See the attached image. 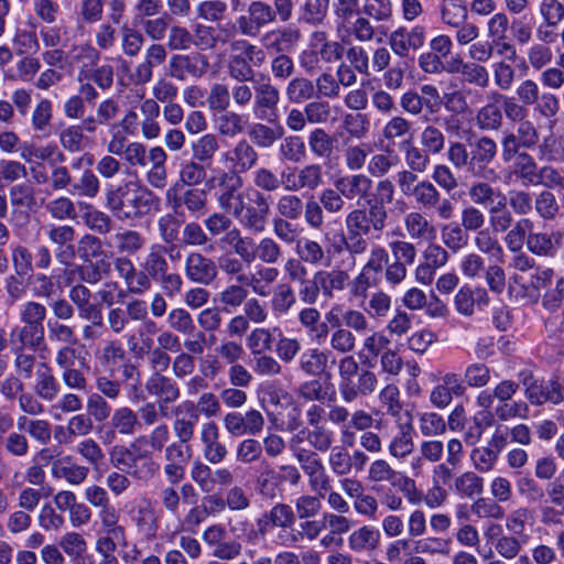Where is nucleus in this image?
<instances>
[{"label": "nucleus", "mask_w": 564, "mask_h": 564, "mask_svg": "<svg viewBox=\"0 0 564 564\" xmlns=\"http://www.w3.org/2000/svg\"><path fill=\"white\" fill-rule=\"evenodd\" d=\"M231 54L228 59L227 72L236 83H253L256 69L264 65L267 56L263 48L245 39L231 43Z\"/></svg>", "instance_id": "obj_5"}, {"label": "nucleus", "mask_w": 564, "mask_h": 564, "mask_svg": "<svg viewBox=\"0 0 564 564\" xmlns=\"http://www.w3.org/2000/svg\"><path fill=\"white\" fill-rule=\"evenodd\" d=\"M512 172L524 185H532L538 182L539 165L536 160L529 153H519L511 158Z\"/></svg>", "instance_id": "obj_47"}, {"label": "nucleus", "mask_w": 564, "mask_h": 564, "mask_svg": "<svg viewBox=\"0 0 564 564\" xmlns=\"http://www.w3.org/2000/svg\"><path fill=\"white\" fill-rule=\"evenodd\" d=\"M209 69L208 57L199 52L177 53L169 57L166 74L178 82L197 80Z\"/></svg>", "instance_id": "obj_8"}, {"label": "nucleus", "mask_w": 564, "mask_h": 564, "mask_svg": "<svg viewBox=\"0 0 564 564\" xmlns=\"http://www.w3.org/2000/svg\"><path fill=\"white\" fill-rule=\"evenodd\" d=\"M529 411V404L522 400L498 401V404L494 406V411H488L485 417L489 419L488 424H490L494 416L498 417L500 421H508L514 417L527 419Z\"/></svg>", "instance_id": "obj_54"}, {"label": "nucleus", "mask_w": 564, "mask_h": 564, "mask_svg": "<svg viewBox=\"0 0 564 564\" xmlns=\"http://www.w3.org/2000/svg\"><path fill=\"white\" fill-rule=\"evenodd\" d=\"M226 160L231 164V170L229 171L241 175L257 166L259 153L253 144L246 139H241L227 152Z\"/></svg>", "instance_id": "obj_27"}, {"label": "nucleus", "mask_w": 564, "mask_h": 564, "mask_svg": "<svg viewBox=\"0 0 564 564\" xmlns=\"http://www.w3.org/2000/svg\"><path fill=\"white\" fill-rule=\"evenodd\" d=\"M79 280L70 286L68 299L73 306L77 310L78 316L83 319H97L95 325H102V316L100 310L91 303V291Z\"/></svg>", "instance_id": "obj_28"}, {"label": "nucleus", "mask_w": 564, "mask_h": 564, "mask_svg": "<svg viewBox=\"0 0 564 564\" xmlns=\"http://www.w3.org/2000/svg\"><path fill=\"white\" fill-rule=\"evenodd\" d=\"M242 186L241 175L221 169L216 170L206 181V187L214 192L219 208L235 218L240 217L245 208L243 195L240 192Z\"/></svg>", "instance_id": "obj_4"}, {"label": "nucleus", "mask_w": 564, "mask_h": 564, "mask_svg": "<svg viewBox=\"0 0 564 564\" xmlns=\"http://www.w3.org/2000/svg\"><path fill=\"white\" fill-rule=\"evenodd\" d=\"M147 393L155 398L162 416L167 415L169 405L181 398V388L174 378L160 372H152L145 381Z\"/></svg>", "instance_id": "obj_12"}, {"label": "nucleus", "mask_w": 564, "mask_h": 564, "mask_svg": "<svg viewBox=\"0 0 564 564\" xmlns=\"http://www.w3.org/2000/svg\"><path fill=\"white\" fill-rule=\"evenodd\" d=\"M564 301V276L556 279L555 286L553 290L546 292L542 297V306L554 313L553 316L549 317L545 322L546 329L553 332L557 329L560 340H564V307L562 302Z\"/></svg>", "instance_id": "obj_20"}, {"label": "nucleus", "mask_w": 564, "mask_h": 564, "mask_svg": "<svg viewBox=\"0 0 564 564\" xmlns=\"http://www.w3.org/2000/svg\"><path fill=\"white\" fill-rule=\"evenodd\" d=\"M148 169L145 171V182L148 187L163 189L167 185V153L165 150L155 145L149 149Z\"/></svg>", "instance_id": "obj_25"}, {"label": "nucleus", "mask_w": 564, "mask_h": 564, "mask_svg": "<svg viewBox=\"0 0 564 564\" xmlns=\"http://www.w3.org/2000/svg\"><path fill=\"white\" fill-rule=\"evenodd\" d=\"M111 241V247L120 256H133L144 248L147 239L135 229L120 228L112 235Z\"/></svg>", "instance_id": "obj_34"}, {"label": "nucleus", "mask_w": 564, "mask_h": 564, "mask_svg": "<svg viewBox=\"0 0 564 564\" xmlns=\"http://www.w3.org/2000/svg\"><path fill=\"white\" fill-rule=\"evenodd\" d=\"M296 304V294L289 283H280L274 286L270 300V307L275 316H284Z\"/></svg>", "instance_id": "obj_48"}, {"label": "nucleus", "mask_w": 564, "mask_h": 564, "mask_svg": "<svg viewBox=\"0 0 564 564\" xmlns=\"http://www.w3.org/2000/svg\"><path fill=\"white\" fill-rule=\"evenodd\" d=\"M300 437L306 438L308 444L317 452H327L334 447L335 433L326 425L314 426L300 431Z\"/></svg>", "instance_id": "obj_53"}, {"label": "nucleus", "mask_w": 564, "mask_h": 564, "mask_svg": "<svg viewBox=\"0 0 564 564\" xmlns=\"http://www.w3.org/2000/svg\"><path fill=\"white\" fill-rule=\"evenodd\" d=\"M279 274V270L274 267L257 265V275L248 276L246 285L251 288L257 295L267 296L269 294L267 285L274 283Z\"/></svg>", "instance_id": "obj_63"}, {"label": "nucleus", "mask_w": 564, "mask_h": 564, "mask_svg": "<svg viewBox=\"0 0 564 564\" xmlns=\"http://www.w3.org/2000/svg\"><path fill=\"white\" fill-rule=\"evenodd\" d=\"M469 166L468 173L475 177L487 178L494 173L489 165L494 162L498 152L497 142L489 135H480L468 140Z\"/></svg>", "instance_id": "obj_10"}, {"label": "nucleus", "mask_w": 564, "mask_h": 564, "mask_svg": "<svg viewBox=\"0 0 564 564\" xmlns=\"http://www.w3.org/2000/svg\"><path fill=\"white\" fill-rule=\"evenodd\" d=\"M184 274L186 279L197 285L208 286L218 276L216 262L198 251L186 254L184 260Z\"/></svg>", "instance_id": "obj_15"}, {"label": "nucleus", "mask_w": 564, "mask_h": 564, "mask_svg": "<svg viewBox=\"0 0 564 564\" xmlns=\"http://www.w3.org/2000/svg\"><path fill=\"white\" fill-rule=\"evenodd\" d=\"M533 210L541 220L552 223L557 218L561 205L552 191L542 189L534 195Z\"/></svg>", "instance_id": "obj_45"}, {"label": "nucleus", "mask_w": 564, "mask_h": 564, "mask_svg": "<svg viewBox=\"0 0 564 564\" xmlns=\"http://www.w3.org/2000/svg\"><path fill=\"white\" fill-rule=\"evenodd\" d=\"M295 521L296 516L293 508L288 503L278 502L257 519L259 535L264 538L272 529L279 528L280 532L274 543L279 546H290L299 542L297 535L288 532L293 528Z\"/></svg>", "instance_id": "obj_6"}, {"label": "nucleus", "mask_w": 564, "mask_h": 564, "mask_svg": "<svg viewBox=\"0 0 564 564\" xmlns=\"http://www.w3.org/2000/svg\"><path fill=\"white\" fill-rule=\"evenodd\" d=\"M368 479L371 482H389L391 486L402 490H409L415 487L413 479L393 469L392 466L382 458L375 459L369 465Z\"/></svg>", "instance_id": "obj_24"}, {"label": "nucleus", "mask_w": 564, "mask_h": 564, "mask_svg": "<svg viewBox=\"0 0 564 564\" xmlns=\"http://www.w3.org/2000/svg\"><path fill=\"white\" fill-rule=\"evenodd\" d=\"M84 225L93 232L99 236L108 235L113 228V220L107 213L86 206V212L82 216Z\"/></svg>", "instance_id": "obj_58"}, {"label": "nucleus", "mask_w": 564, "mask_h": 564, "mask_svg": "<svg viewBox=\"0 0 564 564\" xmlns=\"http://www.w3.org/2000/svg\"><path fill=\"white\" fill-rule=\"evenodd\" d=\"M412 197L419 206L425 209H435L442 220H449L454 215V204L448 198L442 199L440 191L429 180L420 181V186Z\"/></svg>", "instance_id": "obj_16"}, {"label": "nucleus", "mask_w": 564, "mask_h": 564, "mask_svg": "<svg viewBox=\"0 0 564 564\" xmlns=\"http://www.w3.org/2000/svg\"><path fill=\"white\" fill-rule=\"evenodd\" d=\"M302 441L303 438L300 437V434L293 436L290 440V449L308 477L311 487L326 489L328 477L325 473V467L315 452L301 446Z\"/></svg>", "instance_id": "obj_11"}, {"label": "nucleus", "mask_w": 564, "mask_h": 564, "mask_svg": "<svg viewBox=\"0 0 564 564\" xmlns=\"http://www.w3.org/2000/svg\"><path fill=\"white\" fill-rule=\"evenodd\" d=\"M160 198L139 182L128 181L106 191L105 206L120 221H135L150 214Z\"/></svg>", "instance_id": "obj_1"}, {"label": "nucleus", "mask_w": 564, "mask_h": 564, "mask_svg": "<svg viewBox=\"0 0 564 564\" xmlns=\"http://www.w3.org/2000/svg\"><path fill=\"white\" fill-rule=\"evenodd\" d=\"M283 258V249L280 243L272 237H262L256 248L253 261L258 259L263 264L274 265Z\"/></svg>", "instance_id": "obj_64"}, {"label": "nucleus", "mask_w": 564, "mask_h": 564, "mask_svg": "<svg viewBox=\"0 0 564 564\" xmlns=\"http://www.w3.org/2000/svg\"><path fill=\"white\" fill-rule=\"evenodd\" d=\"M414 449L413 427L411 425L401 426L400 431L391 438L388 451L397 458L408 457Z\"/></svg>", "instance_id": "obj_61"}, {"label": "nucleus", "mask_w": 564, "mask_h": 564, "mask_svg": "<svg viewBox=\"0 0 564 564\" xmlns=\"http://www.w3.org/2000/svg\"><path fill=\"white\" fill-rule=\"evenodd\" d=\"M438 8L444 24L459 26L467 20L468 10L464 0H441Z\"/></svg>", "instance_id": "obj_60"}, {"label": "nucleus", "mask_w": 564, "mask_h": 564, "mask_svg": "<svg viewBox=\"0 0 564 564\" xmlns=\"http://www.w3.org/2000/svg\"><path fill=\"white\" fill-rule=\"evenodd\" d=\"M253 112L260 119L268 115L276 116L281 96L279 88L272 84L271 78L260 74V78L253 82Z\"/></svg>", "instance_id": "obj_17"}, {"label": "nucleus", "mask_w": 564, "mask_h": 564, "mask_svg": "<svg viewBox=\"0 0 564 564\" xmlns=\"http://www.w3.org/2000/svg\"><path fill=\"white\" fill-rule=\"evenodd\" d=\"M475 122L477 128L481 131H499L503 124L500 104L491 100L484 105L477 111Z\"/></svg>", "instance_id": "obj_46"}, {"label": "nucleus", "mask_w": 564, "mask_h": 564, "mask_svg": "<svg viewBox=\"0 0 564 564\" xmlns=\"http://www.w3.org/2000/svg\"><path fill=\"white\" fill-rule=\"evenodd\" d=\"M109 425L113 433L121 436H132L140 431L139 419L128 405L119 406L112 412Z\"/></svg>", "instance_id": "obj_38"}, {"label": "nucleus", "mask_w": 564, "mask_h": 564, "mask_svg": "<svg viewBox=\"0 0 564 564\" xmlns=\"http://www.w3.org/2000/svg\"><path fill=\"white\" fill-rule=\"evenodd\" d=\"M51 473L57 479H64L69 485L79 486L87 479L89 468L77 464L73 456L67 455L53 462Z\"/></svg>", "instance_id": "obj_31"}, {"label": "nucleus", "mask_w": 564, "mask_h": 564, "mask_svg": "<svg viewBox=\"0 0 564 564\" xmlns=\"http://www.w3.org/2000/svg\"><path fill=\"white\" fill-rule=\"evenodd\" d=\"M378 379L371 370L361 368V372L343 386H338L339 394L344 402L352 403L358 398L367 397L377 389Z\"/></svg>", "instance_id": "obj_23"}, {"label": "nucleus", "mask_w": 564, "mask_h": 564, "mask_svg": "<svg viewBox=\"0 0 564 564\" xmlns=\"http://www.w3.org/2000/svg\"><path fill=\"white\" fill-rule=\"evenodd\" d=\"M561 232H545L532 230L527 241V249L533 256L552 258L556 254L561 247Z\"/></svg>", "instance_id": "obj_32"}, {"label": "nucleus", "mask_w": 564, "mask_h": 564, "mask_svg": "<svg viewBox=\"0 0 564 564\" xmlns=\"http://www.w3.org/2000/svg\"><path fill=\"white\" fill-rule=\"evenodd\" d=\"M314 95V83L306 77H291L285 86V96L291 104L310 101Z\"/></svg>", "instance_id": "obj_57"}, {"label": "nucleus", "mask_w": 564, "mask_h": 564, "mask_svg": "<svg viewBox=\"0 0 564 564\" xmlns=\"http://www.w3.org/2000/svg\"><path fill=\"white\" fill-rule=\"evenodd\" d=\"M334 185L347 200L364 199L368 202L373 188V181L369 175L355 173L337 177Z\"/></svg>", "instance_id": "obj_22"}, {"label": "nucleus", "mask_w": 564, "mask_h": 564, "mask_svg": "<svg viewBox=\"0 0 564 564\" xmlns=\"http://www.w3.org/2000/svg\"><path fill=\"white\" fill-rule=\"evenodd\" d=\"M301 32L296 28L280 26L269 30L261 34L260 43L264 54L273 53L274 55L291 52L299 43Z\"/></svg>", "instance_id": "obj_18"}, {"label": "nucleus", "mask_w": 564, "mask_h": 564, "mask_svg": "<svg viewBox=\"0 0 564 564\" xmlns=\"http://www.w3.org/2000/svg\"><path fill=\"white\" fill-rule=\"evenodd\" d=\"M475 232L476 235L473 239V243L478 252L498 261H502L505 250L497 237L498 232L492 231V228L490 227L476 230Z\"/></svg>", "instance_id": "obj_41"}, {"label": "nucleus", "mask_w": 564, "mask_h": 564, "mask_svg": "<svg viewBox=\"0 0 564 564\" xmlns=\"http://www.w3.org/2000/svg\"><path fill=\"white\" fill-rule=\"evenodd\" d=\"M518 380L523 387L525 399L532 405H557L564 401L563 387L557 380L536 379L529 369L519 371Z\"/></svg>", "instance_id": "obj_7"}, {"label": "nucleus", "mask_w": 564, "mask_h": 564, "mask_svg": "<svg viewBox=\"0 0 564 564\" xmlns=\"http://www.w3.org/2000/svg\"><path fill=\"white\" fill-rule=\"evenodd\" d=\"M453 489L463 498L474 499L484 491V478L475 471H465L455 477Z\"/></svg>", "instance_id": "obj_55"}, {"label": "nucleus", "mask_w": 564, "mask_h": 564, "mask_svg": "<svg viewBox=\"0 0 564 564\" xmlns=\"http://www.w3.org/2000/svg\"><path fill=\"white\" fill-rule=\"evenodd\" d=\"M329 356L330 351L321 350L318 348L306 349L300 356L299 367L307 376H321L328 367Z\"/></svg>", "instance_id": "obj_42"}, {"label": "nucleus", "mask_w": 564, "mask_h": 564, "mask_svg": "<svg viewBox=\"0 0 564 564\" xmlns=\"http://www.w3.org/2000/svg\"><path fill=\"white\" fill-rule=\"evenodd\" d=\"M388 218L380 207L368 205V208H354L345 218L346 231L364 234L379 238L386 229Z\"/></svg>", "instance_id": "obj_9"}, {"label": "nucleus", "mask_w": 564, "mask_h": 564, "mask_svg": "<svg viewBox=\"0 0 564 564\" xmlns=\"http://www.w3.org/2000/svg\"><path fill=\"white\" fill-rule=\"evenodd\" d=\"M489 98L500 104L502 116L505 115L511 122L519 123L527 120L528 108L523 104L519 102L516 97L494 91L490 94Z\"/></svg>", "instance_id": "obj_59"}, {"label": "nucleus", "mask_w": 564, "mask_h": 564, "mask_svg": "<svg viewBox=\"0 0 564 564\" xmlns=\"http://www.w3.org/2000/svg\"><path fill=\"white\" fill-rule=\"evenodd\" d=\"M220 149L219 138L215 133H205L192 141V159L205 165H212Z\"/></svg>", "instance_id": "obj_39"}, {"label": "nucleus", "mask_w": 564, "mask_h": 564, "mask_svg": "<svg viewBox=\"0 0 564 564\" xmlns=\"http://www.w3.org/2000/svg\"><path fill=\"white\" fill-rule=\"evenodd\" d=\"M316 272L325 297L333 299L335 293L343 292L348 286L349 274L346 270H318Z\"/></svg>", "instance_id": "obj_49"}, {"label": "nucleus", "mask_w": 564, "mask_h": 564, "mask_svg": "<svg viewBox=\"0 0 564 564\" xmlns=\"http://www.w3.org/2000/svg\"><path fill=\"white\" fill-rule=\"evenodd\" d=\"M76 231L69 225H51L46 228V237L54 246L55 258L58 263L68 265L75 258V240Z\"/></svg>", "instance_id": "obj_21"}, {"label": "nucleus", "mask_w": 564, "mask_h": 564, "mask_svg": "<svg viewBox=\"0 0 564 564\" xmlns=\"http://www.w3.org/2000/svg\"><path fill=\"white\" fill-rule=\"evenodd\" d=\"M348 547L357 554H370L377 551L381 542V532L372 525H362L348 536Z\"/></svg>", "instance_id": "obj_30"}, {"label": "nucleus", "mask_w": 564, "mask_h": 564, "mask_svg": "<svg viewBox=\"0 0 564 564\" xmlns=\"http://www.w3.org/2000/svg\"><path fill=\"white\" fill-rule=\"evenodd\" d=\"M219 429L214 421L206 422L200 427V442L204 458L210 464L221 463L228 455V449L219 441Z\"/></svg>", "instance_id": "obj_26"}, {"label": "nucleus", "mask_w": 564, "mask_h": 564, "mask_svg": "<svg viewBox=\"0 0 564 564\" xmlns=\"http://www.w3.org/2000/svg\"><path fill=\"white\" fill-rule=\"evenodd\" d=\"M321 319V312L313 305H306L297 314L299 324L317 343L324 341L329 333L327 324L322 322Z\"/></svg>", "instance_id": "obj_35"}, {"label": "nucleus", "mask_w": 564, "mask_h": 564, "mask_svg": "<svg viewBox=\"0 0 564 564\" xmlns=\"http://www.w3.org/2000/svg\"><path fill=\"white\" fill-rule=\"evenodd\" d=\"M59 546L73 564H94V560L87 554V543L82 534L68 532L59 540Z\"/></svg>", "instance_id": "obj_37"}, {"label": "nucleus", "mask_w": 564, "mask_h": 564, "mask_svg": "<svg viewBox=\"0 0 564 564\" xmlns=\"http://www.w3.org/2000/svg\"><path fill=\"white\" fill-rule=\"evenodd\" d=\"M335 138L325 129L316 127L307 134L310 152L318 159H329L335 150Z\"/></svg>", "instance_id": "obj_44"}, {"label": "nucleus", "mask_w": 564, "mask_h": 564, "mask_svg": "<svg viewBox=\"0 0 564 564\" xmlns=\"http://www.w3.org/2000/svg\"><path fill=\"white\" fill-rule=\"evenodd\" d=\"M285 177V189L289 192H314L324 184L323 166L318 163L305 164L301 167H289Z\"/></svg>", "instance_id": "obj_13"}, {"label": "nucleus", "mask_w": 564, "mask_h": 564, "mask_svg": "<svg viewBox=\"0 0 564 564\" xmlns=\"http://www.w3.org/2000/svg\"><path fill=\"white\" fill-rule=\"evenodd\" d=\"M252 202L253 205L245 206L238 219H240L243 228L253 232H262L265 229L271 210L270 196L254 191Z\"/></svg>", "instance_id": "obj_19"}, {"label": "nucleus", "mask_w": 564, "mask_h": 564, "mask_svg": "<svg viewBox=\"0 0 564 564\" xmlns=\"http://www.w3.org/2000/svg\"><path fill=\"white\" fill-rule=\"evenodd\" d=\"M160 465L154 462L148 452L140 453L133 458L128 475L134 480L147 484L159 471Z\"/></svg>", "instance_id": "obj_52"}, {"label": "nucleus", "mask_w": 564, "mask_h": 564, "mask_svg": "<svg viewBox=\"0 0 564 564\" xmlns=\"http://www.w3.org/2000/svg\"><path fill=\"white\" fill-rule=\"evenodd\" d=\"M34 393L46 402L54 401L59 394L61 387L52 368L46 362H39L35 370Z\"/></svg>", "instance_id": "obj_33"}, {"label": "nucleus", "mask_w": 564, "mask_h": 564, "mask_svg": "<svg viewBox=\"0 0 564 564\" xmlns=\"http://www.w3.org/2000/svg\"><path fill=\"white\" fill-rule=\"evenodd\" d=\"M389 261L390 256L388 250L383 246L373 245L360 271L380 282Z\"/></svg>", "instance_id": "obj_56"}, {"label": "nucleus", "mask_w": 564, "mask_h": 564, "mask_svg": "<svg viewBox=\"0 0 564 564\" xmlns=\"http://www.w3.org/2000/svg\"><path fill=\"white\" fill-rule=\"evenodd\" d=\"M498 194L501 198L488 209V224L492 231L506 234L513 225L514 214L508 207L506 196Z\"/></svg>", "instance_id": "obj_43"}, {"label": "nucleus", "mask_w": 564, "mask_h": 564, "mask_svg": "<svg viewBox=\"0 0 564 564\" xmlns=\"http://www.w3.org/2000/svg\"><path fill=\"white\" fill-rule=\"evenodd\" d=\"M272 4L253 0L248 7L246 14H241L236 19V28L239 35L245 37H258L261 31L270 24L288 22L293 13L279 0H272Z\"/></svg>", "instance_id": "obj_3"}, {"label": "nucleus", "mask_w": 564, "mask_h": 564, "mask_svg": "<svg viewBox=\"0 0 564 564\" xmlns=\"http://www.w3.org/2000/svg\"><path fill=\"white\" fill-rule=\"evenodd\" d=\"M534 221L529 217H520L513 220L512 227L507 230L503 242L509 251H520L527 246L529 236L534 229Z\"/></svg>", "instance_id": "obj_40"}, {"label": "nucleus", "mask_w": 564, "mask_h": 564, "mask_svg": "<svg viewBox=\"0 0 564 564\" xmlns=\"http://www.w3.org/2000/svg\"><path fill=\"white\" fill-rule=\"evenodd\" d=\"M76 254L82 263L74 264L69 273L76 274L82 282L94 285L110 274L111 263L106 259L104 243L97 235H83L77 241Z\"/></svg>", "instance_id": "obj_2"}, {"label": "nucleus", "mask_w": 564, "mask_h": 564, "mask_svg": "<svg viewBox=\"0 0 564 564\" xmlns=\"http://www.w3.org/2000/svg\"><path fill=\"white\" fill-rule=\"evenodd\" d=\"M248 134L253 147L270 149L283 137L284 129L281 126L272 128L268 124L257 122L251 126Z\"/></svg>", "instance_id": "obj_50"}, {"label": "nucleus", "mask_w": 564, "mask_h": 564, "mask_svg": "<svg viewBox=\"0 0 564 564\" xmlns=\"http://www.w3.org/2000/svg\"><path fill=\"white\" fill-rule=\"evenodd\" d=\"M296 256L305 263L312 267H319L326 259V252L323 246L311 238H301L295 245Z\"/></svg>", "instance_id": "obj_51"}, {"label": "nucleus", "mask_w": 564, "mask_h": 564, "mask_svg": "<svg viewBox=\"0 0 564 564\" xmlns=\"http://www.w3.org/2000/svg\"><path fill=\"white\" fill-rule=\"evenodd\" d=\"M141 268L147 270L153 280H156L160 274L166 272L170 269V264L165 257V247L152 245L141 263Z\"/></svg>", "instance_id": "obj_62"}, {"label": "nucleus", "mask_w": 564, "mask_h": 564, "mask_svg": "<svg viewBox=\"0 0 564 564\" xmlns=\"http://www.w3.org/2000/svg\"><path fill=\"white\" fill-rule=\"evenodd\" d=\"M10 348L36 351L45 346V327L14 325L9 333Z\"/></svg>", "instance_id": "obj_29"}, {"label": "nucleus", "mask_w": 564, "mask_h": 564, "mask_svg": "<svg viewBox=\"0 0 564 564\" xmlns=\"http://www.w3.org/2000/svg\"><path fill=\"white\" fill-rule=\"evenodd\" d=\"M404 228L412 240L431 241L436 237V229L433 224L417 210L405 215Z\"/></svg>", "instance_id": "obj_36"}, {"label": "nucleus", "mask_w": 564, "mask_h": 564, "mask_svg": "<svg viewBox=\"0 0 564 564\" xmlns=\"http://www.w3.org/2000/svg\"><path fill=\"white\" fill-rule=\"evenodd\" d=\"M426 41V29L423 25H414L410 29L400 26L388 36V44L394 55L405 58L411 51H419Z\"/></svg>", "instance_id": "obj_14"}]
</instances>
